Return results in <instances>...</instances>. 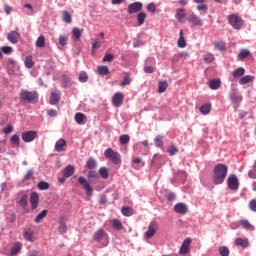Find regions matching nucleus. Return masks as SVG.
Here are the masks:
<instances>
[{"label": "nucleus", "instance_id": "nucleus-34", "mask_svg": "<svg viewBox=\"0 0 256 256\" xmlns=\"http://www.w3.org/2000/svg\"><path fill=\"white\" fill-rule=\"evenodd\" d=\"M35 45L38 49H43V47H45V36H39L36 40Z\"/></svg>", "mask_w": 256, "mask_h": 256}, {"label": "nucleus", "instance_id": "nucleus-50", "mask_svg": "<svg viewBox=\"0 0 256 256\" xmlns=\"http://www.w3.org/2000/svg\"><path fill=\"white\" fill-rule=\"evenodd\" d=\"M28 199H29V196L27 195H22L20 201H19V205L20 207H23V209H25V207H27V203H28Z\"/></svg>", "mask_w": 256, "mask_h": 256}, {"label": "nucleus", "instance_id": "nucleus-64", "mask_svg": "<svg viewBox=\"0 0 256 256\" xmlns=\"http://www.w3.org/2000/svg\"><path fill=\"white\" fill-rule=\"evenodd\" d=\"M249 209H251L252 211H256V199H252L249 202Z\"/></svg>", "mask_w": 256, "mask_h": 256}, {"label": "nucleus", "instance_id": "nucleus-22", "mask_svg": "<svg viewBox=\"0 0 256 256\" xmlns=\"http://www.w3.org/2000/svg\"><path fill=\"white\" fill-rule=\"evenodd\" d=\"M239 224L242 229H245L246 231H255V226H253V224H251L247 219L240 220Z\"/></svg>", "mask_w": 256, "mask_h": 256}, {"label": "nucleus", "instance_id": "nucleus-18", "mask_svg": "<svg viewBox=\"0 0 256 256\" xmlns=\"http://www.w3.org/2000/svg\"><path fill=\"white\" fill-rule=\"evenodd\" d=\"M67 149V141L65 139H59L55 144V151L57 153H63Z\"/></svg>", "mask_w": 256, "mask_h": 256}, {"label": "nucleus", "instance_id": "nucleus-43", "mask_svg": "<svg viewBox=\"0 0 256 256\" xmlns=\"http://www.w3.org/2000/svg\"><path fill=\"white\" fill-rule=\"evenodd\" d=\"M121 87H127V85H131V77L128 73L124 75L123 81L121 82Z\"/></svg>", "mask_w": 256, "mask_h": 256}, {"label": "nucleus", "instance_id": "nucleus-12", "mask_svg": "<svg viewBox=\"0 0 256 256\" xmlns=\"http://www.w3.org/2000/svg\"><path fill=\"white\" fill-rule=\"evenodd\" d=\"M143 9V3L141 2H134L128 5V14L133 15V13H139V11H142Z\"/></svg>", "mask_w": 256, "mask_h": 256}, {"label": "nucleus", "instance_id": "nucleus-52", "mask_svg": "<svg viewBox=\"0 0 256 256\" xmlns=\"http://www.w3.org/2000/svg\"><path fill=\"white\" fill-rule=\"evenodd\" d=\"M99 75H109V67L107 66H99L98 67Z\"/></svg>", "mask_w": 256, "mask_h": 256}, {"label": "nucleus", "instance_id": "nucleus-57", "mask_svg": "<svg viewBox=\"0 0 256 256\" xmlns=\"http://www.w3.org/2000/svg\"><path fill=\"white\" fill-rule=\"evenodd\" d=\"M179 152V148H177L175 145H172L168 148L169 155H177Z\"/></svg>", "mask_w": 256, "mask_h": 256}, {"label": "nucleus", "instance_id": "nucleus-38", "mask_svg": "<svg viewBox=\"0 0 256 256\" xmlns=\"http://www.w3.org/2000/svg\"><path fill=\"white\" fill-rule=\"evenodd\" d=\"M200 113L202 115H209L211 113V104H204L200 107Z\"/></svg>", "mask_w": 256, "mask_h": 256}, {"label": "nucleus", "instance_id": "nucleus-59", "mask_svg": "<svg viewBox=\"0 0 256 256\" xmlns=\"http://www.w3.org/2000/svg\"><path fill=\"white\" fill-rule=\"evenodd\" d=\"M63 19L65 21V23H71V13H69V11H64L63 12Z\"/></svg>", "mask_w": 256, "mask_h": 256}, {"label": "nucleus", "instance_id": "nucleus-19", "mask_svg": "<svg viewBox=\"0 0 256 256\" xmlns=\"http://www.w3.org/2000/svg\"><path fill=\"white\" fill-rule=\"evenodd\" d=\"M30 205L32 209H37V207H39V194L36 192L30 194Z\"/></svg>", "mask_w": 256, "mask_h": 256}, {"label": "nucleus", "instance_id": "nucleus-58", "mask_svg": "<svg viewBox=\"0 0 256 256\" xmlns=\"http://www.w3.org/2000/svg\"><path fill=\"white\" fill-rule=\"evenodd\" d=\"M2 53H4L5 55H11V53H13V47L3 46L2 47Z\"/></svg>", "mask_w": 256, "mask_h": 256}, {"label": "nucleus", "instance_id": "nucleus-62", "mask_svg": "<svg viewBox=\"0 0 256 256\" xmlns=\"http://www.w3.org/2000/svg\"><path fill=\"white\" fill-rule=\"evenodd\" d=\"M10 141L12 143V145H19L20 143V139L19 136L17 134H14L11 138Z\"/></svg>", "mask_w": 256, "mask_h": 256}, {"label": "nucleus", "instance_id": "nucleus-13", "mask_svg": "<svg viewBox=\"0 0 256 256\" xmlns=\"http://www.w3.org/2000/svg\"><path fill=\"white\" fill-rule=\"evenodd\" d=\"M105 43V33L101 32L97 38L93 39L92 49H99Z\"/></svg>", "mask_w": 256, "mask_h": 256}, {"label": "nucleus", "instance_id": "nucleus-17", "mask_svg": "<svg viewBox=\"0 0 256 256\" xmlns=\"http://www.w3.org/2000/svg\"><path fill=\"white\" fill-rule=\"evenodd\" d=\"M7 39L10 41V43L15 45L19 42V39H21V34L17 31H10L8 33Z\"/></svg>", "mask_w": 256, "mask_h": 256}, {"label": "nucleus", "instance_id": "nucleus-60", "mask_svg": "<svg viewBox=\"0 0 256 256\" xmlns=\"http://www.w3.org/2000/svg\"><path fill=\"white\" fill-rule=\"evenodd\" d=\"M2 132L5 135H9V133H13V125L8 124L6 127L3 128Z\"/></svg>", "mask_w": 256, "mask_h": 256}, {"label": "nucleus", "instance_id": "nucleus-20", "mask_svg": "<svg viewBox=\"0 0 256 256\" xmlns=\"http://www.w3.org/2000/svg\"><path fill=\"white\" fill-rule=\"evenodd\" d=\"M234 244L236 245V247H242V249H247V247H249V239H243L239 237L235 239Z\"/></svg>", "mask_w": 256, "mask_h": 256}, {"label": "nucleus", "instance_id": "nucleus-8", "mask_svg": "<svg viewBox=\"0 0 256 256\" xmlns=\"http://www.w3.org/2000/svg\"><path fill=\"white\" fill-rule=\"evenodd\" d=\"M21 137L24 143H32V141H35V139H37V131L30 130V131L23 132L21 134Z\"/></svg>", "mask_w": 256, "mask_h": 256}, {"label": "nucleus", "instance_id": "nucleus-55", "mask_svg": "<svg viewBox=\"0 0 256 256\" xmlns=\"http://www.w3.org/2000/svg\"><path fill=\"white\" fill-rule=\"evenodd\" d=\"M113 59H115V56H113V54H105L102 61L104 63H111L113 61Z\"/></svg>", "mask_w": 256, "mask_h": 256}, {"label": "nucleus", "instance_id": "nucleus-40", "mask_svg": "<svg viewBox=\"0 0 256 256\" xmlns=\"http://www.w3.org/2000/svg\"><path fill=\"white\" fill-rule=\"evenodd\" d=\"M47 217V210H42L41 213H39L36 217H35V223H41V221H43V219H45Z\"/></svg>", "mask_w": 256, "mask_h": 256}, {"label": "nucleus", "instance_id": "nucleus-61", "mask_svg": "<svg viewBox=\"0 0 256 256\" xmlns=\"http://www.w3.org/2000/svg\"><path fill=\"white\" fill-rule=\"evenodd\" d=\"M219 253L221 256H229V248L223 246L219 248Z\"/></svg>", "mask_w": 256, "mask_h": 256}, {"label": "nucleus", "instance_id": "nucleus-37", "mask_svg": "<svg viewBox=\"0 0 256 256\" xmlns=\"http://www.w3.org/2000/svg\"><path fill=\"white\" fill-rule=\"evenodd\" d=\"M121 213L124 217H131L133 215V208L124 206L121 208Z\"/></svg>", "mask_w": 256, "mask_h": 256}, {"label": "nucleus", "instance_id": "nucleus-51", "mask_svg": "<svg viewBox=\"0 0 256 256\" xmlns=\"http://www.w3.org/2000/svg\"><path fill=\"white\" fill-rule=\"evenodd\" d=\"M203 59L205 63H213L215 61V56H213L211 53H208L203 56Z\"/></svg>", "mask_w": 256, "mask_h": 256}, {"label": "nucleus", "instance_id": "nucleus-35", "mask_svg": "<svg viewBox=\"0 0 256 256\" xmlns=\"http://www.w3.org/2000/svg\"><path fill=\"white\" fill-rule=\"evenodd\" d=\"M99 175L102 179H109V169L107 167H101L99 169Z\"/></svg>", "mask_w": 256, "mask_h": 256}, {"label": "nucleus", "instance_id": "nucleus-30", "mask_svg": "<svg viewBox=\"0 0 256 256\" xmlns=\"http://www.w3.org/2000/svg\"><path fill=\"white\" fill-rule=\"evenodd\" d=\"M111 224L113 229H115L116 231H121V229H123V222H121V220L119 219H112Z\"/></svg>", "mask_w": 256, "mask_h": 256}, {"label": "nucleus", "instance_id": "nucleus-56", "mask_svg": "<svg viewBox=\"0 0 256 256\" xmlns=\"http://www.w3.org/2000/svg\"><path fill=\"white\" fill-rule=\"evenodd\" d=\"M38 189H40V191H45V190L49 189V184L45 181L39 182Z\"/></svg>", "mask_w": 256, "mask_h": 256}, {"label": "nucleus", "instance_id": "nucleus-29", "mask_svg": "<svg viewBox=\"0 0 256 256\" xmlns=\"http://www.w3.org/2000/svg\"><path fill=\"white\" fill-rule=\"evenodd\" d=\"M61 100V95L59 93L52 92L50 96V105H57Z\"/></svg>", "mask_w": 256, "mask_h": 256}, {"label": "nucleus", "instance_id": "nucleus-15", "mask_svg": "<svg viewBox=\"0 0 256 256\" xmlns=\"http://www.w3.org/2000/svg\"><path fill=\"white\" fill-rule=\"evenodd\" d=\"M23 237L26 239V241H29L30 243H35V233L31 228H25L23 230Z\"/></svg>", "mask_w": 256, "mask_h": 256}, {"label": "nucleus", "instance_id": "nucleus-53", "mask_svg": "<svg viewBox=\"0 0 256 256\" xmlns=\"http://www.w3.org/2000/svg\"><path fill=\"white\" fill-rule=\"evenodd\" d=\"M67 41H69L68 36H65V35L59 36V45H61L62 47H65V45H67Z\"/></svg>", "mask_w": 256, "mask_h": 256}, {"label": "nucleus", "instance_id": "nucleus-46", "mask_svg": "<svg viewBox=\"0 0 256 256\" xmlns=\"http://www.w3.org/2000/svg\"><path fill=\"white\" fill-rule=\"evenodd\" d=\"M245 75V68H237L234 72H233V77H243Z\"/></svg>", "mask_w": 256, "mask_h": 256}, {"label": "nucleus", "instance_id": "nucleus-33", "mask_svg": "<svg viewBox=\"0 0 256 256\" xmlns=\"http://www.w3.org/2000/svg\"><path fill=\"white\" fill-rule=\"evenodd\" d=\"M253 79H255L253 76L251 75H246L243 76L240 80H239V84L240 85H247V83H251L253 81Z\"/></svg>", "mask_w": 256, "mask_h": 256}, {"label": "nucleus", "instance_id": "nucleus-7", "mask_svg": "<svg viewBox=\"0 0 256 256\" xmlns=\"http://www.w3.org/2000/svg\"><path fill=\"white\" fill-rule=\"evenodd\" d=\"M228 188L231 189V191H237L239 189V178H237V175L230 174L227 179Z\"/></svg>", "mask_w": 256, "mask_h": 256}, {"label": "nucleus", "instance_id": "nucleus-41", "mask_svg": "<svg viewBox=\"0 0 256 256\" xmlns=\"http://www.w3.org/2000/svg\"><path fill=\"white\" fill-rule=\"evenodd\" d=\"M250 55H251V51H249L248 49H241L238 54V58L247 59V57H249Z\"/></svg>", "mask_w": 256, "mask_h": 256}, {"label": "nucleus", "instance_id": "nucleus-44", "mask_svg": "<svg viewBox=\"0 0 256 256\" xmlns=\"http://www.w3.org/2000/svg\"><path fill=\"white\" fill-rule=\"evenodd\" d=\"M62 83L64 87H71L72 85L71 77H69L68 75L62 76Z\"/></svg>", "mask_w": 256, "mask_h": 256}, {"label": "nucleus", "instance_id": "nucleus-26", "mask_svg": "<svg viewBox=\"0 0 256 256\" xmlns=\"http://www.w3.org/2000/svg\"><path fill=\"white\" fill-rule=\"evenodd\" d=\"M179 35L177 45L180 49H185L187 47V41H185V36H183V30H180Z\"/></svg>", "mask_w": 256, "mask_h": 256}, {"label": "nucleus", "instance_id": "nucleus-9", "mask_svg": "<svg viewBox=\"0 0 256 256\" xmlns=\"http://www.w3.org/2000/svg\"><path fill=\"white\" fill-rule=\"evenodd\" d=\"M158 229L159 224L157 222H150V224L148 225V230L145 232L146 239H151V237H153L157 233Z\"/></svg>", "mask_w": 256, "mask_h": 256}, {"label": "nucleus", "instance_id": "nucleus-11", "mask_svg": "<svg viewBox=\"0 0 256 256\" xmlns=\"http://www.w3.org/2000/svg\"><path fill=\"white\" fill-rule=\"evenodd\" d=\"M123 101H125V95L121 92L115 93L112 97L114 107H121V105H123Z\"/></svg>", "mask_w": 256, "mask_h": 256}, {"label": "nucleus", "instance_id": "nucleus-39", "mask_svg": "<svg viewBox=\"0 0 256 256\" xmlns=\"http://www.w3.org/2000/svg\"><path fill=\"white\" fill-rule=\"evenodd\" d=\"M72 35L76 41H79L81 39V35H83V30L79 28H73Z\"/></svg>", "mask_w": 256, "mask_h": 256}, {"label": "nucleus", "instance_id": "nucleus-2", "mask_svg": "<svg viewBox=\"0 0 256 256\" xmlns=\"http://www.w3.org/2000/svg\"><path fill=\"white\" fill-rule=\"evenodd\" d=\"M227 19L231 27H233V29H236V31H239L245 23L241 16L237 14L228 15Z\"/></svg>", "mask_w": 256, "mask_h": 256}, {"label": "nucleus", "instance_id": "nucleus-32", "mask_svg": "<svg viewBox=\"0 0 256 256\" xmlns=\"http://www.w3.org/2000/svg\"><path fill=\"white\" fill-rule=\"evenodd\" d=\"M86 167L87 169H90V171L97 169V161H95L93 158L88 159L86 162Z\"/></svg>", "mask_w": 256, "mask_h": 256}, {"label": "nucleus", "instance_id": "nucleus-47", "mask_svg": "<svg viewBox=\"0 0 256 256\" xmlns=\"http://www.w3.org/2000/svg\"><path fill=\"white\" fill-rule=\"evenodd\" d=\"M33 65H35V63L33 62V56H28L25 59V67L27 69H31L33 67Z\"/></svg>", "mask_w": 256, "mask_h": 256}, {"label": "nucleus", "instance_id": "nucleus-1", "mask_svg": "<svg viewBox=\"0 0 256 256\" xmlns=\"http://www.w3.org/2000/svg\"><path fill=\"white\" fill-rule=\"evenodd\" d=\"M229 167L225 164H217L213 170V183L214 185H221L224 183Z\"/></svg>", "mask_w": 256, "mask_h": 256}, {"label": "nucleus", "instance_id": "nucleus-14", "mask_svg": "<svg viewBox=\"0 0 256 256\" xmlns=\"http://www.w3.org/2000/svg\"><path fill=\"white\" fill-rule=\"evenodd\" d=\"M175 19L178 21V23H185L187 21V12H185V9L180 8L176 11Z\"/></svg>", "mask_w": 256, "mask_h": 256}, {"label": "nucleus", "instance_id": "nucleus-6", "mask_svg": "<svg viewBox=\"0 0 256 256\" xmlns=\"http://www.w3.org/2000/svg\"><path fill=\"white\" fill-rule=\"evenodd\" d=\"M78 183L83 187L84 191H86V194L88 197H91L93 195V187H91V183L85 179V177L80 176L78 177Z\"/></svg>", "mask_w": 256, "mask_h": 256}, {"label": "nucleus", "instance_id": "nucleus-23", "mask_svg": "<svg viewBox=\"0 0 256 256\" xmlns=\"http://www.w3.org/2000/svg\"><path fill=\"white\" fill-rule=\"evenodd\" d=\"M174 211L176 213H180L181 215H185L187 211H189V209L187 208V205H185L184 203H177L174 206Z\"/></svg>", "mask_w": 256, "mask_h": 256}, {"label": "nucleus", "instance_id": "nucleus-36", "mask_svg": "<svg viewBox=\"0 0 256 256\" xmlns=\"http://www.w3.org/2000/svg\"><path fill=\"white\" fill-rule=\"evenodd\" d=\"M147 19V13L145 12H140L137 15V21H138V25L141 26L145 23V20Z\"/></svg>", "mask_w": 256, "mask_h": 256}, {"label": "nucleus", "instance_id": "nucleus-25", "mask_svg": "<svg viewBox=\"0 0 256 256\" xmlns=\"http://www.w3.org/2000/svg\"><path fill=\"white\" fill-rule=\"evenodd\" d=\"M74 119L78 125H83L87 120V116L81 112H78L75 114Z\"/></svg>", "mask_w": 256, "mask_h": 256}, {"label": "nucleus", "instance_id": "nucleus-28", "mask_svg": "<svg viewBox=\"0 0 256 256\" xmlns=\"http://www.w3.org/2000/svg\"><path fill=\"white\" fill-rule=\"evenodd\" d=\"M209 87L213 91L219 89L221 87V80L220 79H212L209 81Z\"/></svg>", "mask_w": 256, "mask_h": 256}, {"label": "nucleus", "instance_id": "nucleus-4", "mask_svg": "<svg viewBox=\"0 0 256 256\" xmlns=\"http://www.w3.org/2000/svg\"><path fill=\"white\" fill-rule=\"evenodd\" d=\"M20 100L24 103H35L37 101V92L29 90H21Z\"/></svg>", "mask_w": 256, "mask_h": 256}, {"label": "nucleus", "instance_id": "nucleus-63", "mask_svg": "<svg viewBox=\"0 0 256 256\" xmlns=\"http://www.w3.org/2000/svg\"><path fill=\"white\" fill-rule=\"evenodd\" d=\"M88 179H97L99 177V175H97V172L90 170L87 174Z\"/></svg>", "mask_w": 256, "mask_h": 256}, {"label": "nucleus", "instance_id": "nucleus-21", "mask_svg": "<svg viewBox=\"0 0 256 256\" xmlns=\"http://www.w3.org/2000/svg\"><path fill=\"white\" fill-rule=\"evenodd\" d=\"M75 173V166L69 164L62 170V175L65 178L72 177V175Z\"/></svg>", "mask_w": 256, "mask_h": 256}, {"label": "nucleus", "instance_id": "nucleus-10", "mask_svg": "<svg viewBox=\"0 0 256 256\" xmlns=\"http://www.w3.org/2000/svg\"><path fill=\"white\" fill-rule=\"evenodd\" d=\"M187 20L192 25V27H203V20L201 17L195 14L189 15Z\"/></svg>", "mask_w": 256, "mask_h": 256}, {"label": "nucleus", "instance_id": "nucleus-16", "mask_svg": "<svg viewBox=\"0 0 256 256\" xmlns=\"http://www.w3.org/2000/svg\"><path fill=\"white\" fill-rule=\"evenodd\" d=\"M191 246V238H186L179 250L180 255H187L189 253V247Z\"/></svg>", "mask_w": 256, "mask_h": 256}, {"label": "nucleus", "instance_id": "nucleus-45", "mask_svg": "<svg viewBox=\"0 0 256 256\" xmlns=\"http://www.w3.org/2000/svg\"><path fill=\"white\" fill-rule=\"evenodd\" d=\"M78 79L80 83H87V81H89V76L87 75V72L82 71L80 72Z\"/></svg>", "mask_w": 256, "mask_h": 256}, {"label": "nucleus", "instance_id": "nucleus-42", "mask_svg": "<svg viewBox=\"0 0 256 256\" xmlns=\"http://www.w3.org/2000/svg\"><path fill=\"white\" fill-rule=\"evenodd\" d=\"M120 145H127L131 141V137L128 134H123L119 138Z\"/></svg>", "mask_w": 256, "mask_h": 256}, {"label": "nucleus", "instance_id": "nucleus-5", "mask_svg": "<svg viewBox=\"0 0 256 256\" xmlns=\"http://www.w3.org/2000/svg\"><path fill=\"white\" fill-rule=\"evenodd\" d=\"M93 239L94 241H97V243H101V241H103L104 247H106L109 243V235H107V232H105L103 228H100L96 232H94Z\"/></svg>", "mask_w": 256, "mask_h": 256}, {"label": "nucleus", "instance_id": "nucleus-31", "mask_svg": "<svg viewBox=\"0 0 256 256\" xmlns=\"http://www.w3.org/2000/svg\"><path fill=\"white\" fill-rule=\"evenodd\" d=\"M167 87H169V83H167V81H160L158 83V93H165V91H167Z\"/></svg>", "mask_w": 256, "mask_h": 256}, {"label": "nucleus", "instance_id": "nucleus-54", "mask_svg": "<svg viewBox=\"0 0 256 256\" xmlns=\"http://www.w3.org/2000/svg\"><path fill=\"white\" fill-rule=\"evenodd\" d=\"M154 143L156 147H163V136L161 135L156 136Z\"/></svg>", "mask_w": 256, "mask_h": 256}, {"label": "nucleus", "instance_id": "nucleus-3", "mask_svg": "<svg viewBox=\"0 0 256 256\" xmlns=\"http://www.w3.org/2000/svg\"><path fill=\"white\" fill-rule=\"evenodd\" d=\"M106 159H110L113 165H121V154L115 152L112 148H108L104 151Z\"/></svg>", "mask_w": 256, "mask_h": 256}, {"label": "nucleus", "instance_id": "nucleus-24", "mask_svg": "<svg viewBox=\"0 0 256 256\" xmlns=\"http://www.w3.org/2000/svg\"><path fill=\"white\" fill-rule=\"evenodd\" d=\"M230 101L234 104H239L243 101V96L239 95L237 92L230 93Z\"/></svg>", "mask_w": 256, "mask_h": 256}, {"label": "nucleus", "instance_id": "nucleus-49", "mask_svg": "<svg viewBox=\"0 0 256 256\" xmlns=\"http://www.w3.org/2000/svg\"><path fill=\"white\" fill-rule=\"evenodd\" d=\"M214 46L218 51H227V46L222 41L215 42Z\"/></svg>", "mask_w": 256, "mask_h": 256}, {"label": "nucleus", "instance_id": "nucleus-27", "mask_svg": "<svg viewBox=\"0 0 256 256\" xmlns=\"http://www.w3.org/2000/svg\"><path fill=\"white\" fill-rule=\"evenodd\" d=\"M59 233H67V221L61 217L59 219V226H58Z\"/></svg>", "mask_w": 256, "mask_h": 256}, {"label": "nucleus", "instance_id": "nucleus-48", "mask_svg": "<svg viewBox=\"0 0 256 256\" xmlns=\"http://www.w3.org/2000/svg\"><path fill=\"white\" fill-rule=\"evenodd\" d=\"M21 243L16 242L14 244V247H12L11 249V255H17V253H19V251H21Z\"/></svg>", "mask_w": 256, "mask_h": 256}]
</instances>
